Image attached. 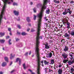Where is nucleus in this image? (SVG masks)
Listing matches in <instances>:
<instances>
[{
    "instance_id": "26",
    "label": "nucleus",
    "mask_w": 74,
    "mask_h": 74,
    "mask_svg": "<svg viewBox=\"0 0 74 74\" xmlns=\"http://www.w3.org/2000/svg\"><path fill=\"white\" fill-rule=\"evenodd\" d=\"M15 56V55H14L13 56H12V53L10 54V59H12V58H14V57Z\"/></svg>"
},
{
    "instance_id": "20",
    "label": "nucleus",
    "mask_w": 74,
    "mask_h": 74,
    "mask_svg": "<svg viewBox=\"0 0 74 74\" xmlns=\"http://www.w3.org/2000/svg\"><path fill=\"white\" fill-rule=\"evenodd\" d=\"M50 47L48 46V45L47 44H45V48L46 49H49Z\"/></svg>"
},
{
    "instance_id": "29",
    "label": "nucleus",
    "mask_w": 74,
    "mask_h": 74,
    "mask_svg": "<svg viewBox=\"0 0 74 74\" xmlns=\"http://www.w3.org/2000/svg\"><path fill=\"white\" fill-rule=\"evenodd\" d=\"M34 20H36V18H37V16L35 14L34 15Z\"/></svg>"
},
{
    "instance_id": "11",
    "label": "nucleus",
    "mask_w": 74,
    "mask_h": 74,
    "mask_svg": "<svg viewBox=\"0 0 74 74\" xmlns=\"http://www.w3.org/2000/svg\"><path fill=\"white\" fill-rule=\"evenodd\" d=\"M64 36L65 37H70V34H67V33H66L64 35Z\"/></svg>"
},
{
    "instance_id": "54",
    "label": "nucleus",
    "mask_w": 74,
    "mask_h": 74,
    "mask_svg": "<svg viewBox=\"0 0 74 74\" xmlns=\"http://www.w3.org/2000/svg\"><path fill=\"white\" fill-rule=\"evenodd\" d=\"M68 32L69 33V34H70L71 35V32H70V31H68Z\"/></svg>"
},
{
    "instance_id": "27",
    "label": "nucleus",
    "mask_w": 74,
    "mask_h": 74,
    "mask_svg": "<svg viewBox=\"0 0 74 74\" xmlns=\"http://www.w3.org/2000/svg\"><path fill=\"white\" fill-rule=\"evenodd\" d=\"M5 40L4 39L1 40V43H2V44L4 43V42H5Z\"/></svg>"
},
{
    "instance_id": "62",
    "label": "nucleus",
    "mask_w": 74,
    "mask_h": 74,
    "mask_svg": "<svg viewBox=\"0 0 74 74\" xmlns=\"http://www.w3.org/2000/svg\"><path fill=\"white\" fill-rule=\"evenodd\" d=\"M28 25L29 26H31V24H30V23L28 24Z\"/></svg>"
},
{
    "instance_id": "52",
    "label": "nucleus",
    "mask_w": 74,
    "mask_h": 74,
    "mask_svg": "<svg viewBox=\"0 0 74 74\" xmlns=\"http://www.w3.org/2000/svg\"><path fill=\"white\" fill-rule=\"evenodd\" d=\"M18 19H17V20L18 21H20V18L19 17H18Z\"/></svg>"
},
{
    "instance_id": "63",
    "label": "nucleus",
    "mask_w": 74,
    "mask_h": 74,
    "mask_svg": "<svg viewBox=\"0 0 74 74\" xmlns=\"http://www.w3.org/2000/svg\"><path fill=\"white\" fill-rule=\"evenodd\" d=\"M12 64V62H10V66H11V65Z\"/></svg>"
},
{
    "instance_id": "12",
    "label": "nucleus",
    "mask_w": 74,
    "mask_h": 74,
    "mask_svg": "<svg viewBox=\"0 0 74 74\" xmlns=\"http://www.w3.org/2000/svg\"><path fill=\"white\" fill-rule=\"evenodd\" d=\"M64 51H69V47L67 46H65V48L64 49Z\"/></svg>"
},
{
    "instance_id": "3",
    "label": "nucleus",
    "mask_w": 74,
    "mask_h": 74,
    "mask_svg": "<svg viewBox=\"0 0 74 74\" xmlns=\"http://www.w3.org/2000/svg\"><path fill=\"white\" fill-rule=\"evenodd\" d=\"M47 4L43 3V4L41 8V9L40 10V12L37 15V17L38 18H39L38 21L41 22V19H42V14H43V11H44V9H46L47 7L45 6V5Z\"/></svg>"
},
{
    "instance_id": "60",
    "label": "nucleus",
    "mask_w": 74,
    "mask_h": 74,
    "mask_svg": "<svg viewBox=\"0 0 74 74\" xmlns=\"http://www.w3.org/2000/svg\"><path fill=\"white\" fill-rule=\"evenodd\" d=\"M47 22L48 23V24H49V23H51V22H50V21H48Z\"/></svg>"
},
{
    "instance_id": "19",
    "label": "nucleus",
    "mask_w": 74,
    "mask_h": 74,
    "mask_svg": "<svg viewBox=\"0 0 74 74\" xmlns=\"http://www.w3.org/2000/svg\"><path fill=\"white\" fill-rule=\"evenodd\" d=\"M69 61V60H64L63 61V62L64 63H68V62Z\"/></svg>"
},
{
    "instance_id": "55",
    "label": "nucleus",
    "mask_w": 74,
    "mask_h": 74,
    "mask_svg": "<svg viewBox=\"0 0 74 74\" xmlns=\"http://www.w3.org/2000/svg\"><path fill=\"white\" fill-rule=\"evenodd\" d=\"M28 71H30L31 73L33 72L31 70H30V69H29Z\"/></svg>"
},
{
    "instance_id": "46",
    "label": "nucleus",
    "mask_w": 74,
    "mask_h": 74,
    "mask_svg": "<svg viewBox=\"0 0 74 74\" xmlns=\"http://www.w3.org/2000/svg\"><path fill=\"white\" fill-rule=\"evenodd\" d=\"M19 39H18V38H16V41H18L19 40Z\"/></svg>"
},
{
    "instance_id": "2",
    "label": "nucleus",
    "mask_w": 74,
    "mask_h": 74,
    "mask_svg": "<svg viewBox=\"0 0 74 74\" xmlns=\"http://www.w3.org/2000/svg\"><path fill=\"white\" fill-rule=\"evenodd\" d=\"M3 6L2 10L1 13V14H0V21H2L3 19V15L4 14V11L5 9L7 7V4H11V2L10 1H9L8 0H3Z\"/></svg>"
},
{
    "instance_id": "23",
    "label": "nucleus",
    "mask_w": 74,
    "mask_h": 74,
    "mask_svg": "<svg viewBox=\"0 0 74 74\" xmlns=\"http://www.w3.org/2000/svg\"><path fill=\"white\" fill-rule=\"evenodd\" d=\"M5 35V33L4 32L2 33V32H0V36H1V37L2 36H4V35Z\"/></svg>"
},
{
    "instance_id": "21",
    "label": "nucleus",
    "mask_w": 74,
    "mask_h": 74,
    "mask_svg": "<svg viewBox=\"0 0 74 74\" xmlns=\"http://www.w3.org/2000/svg\"><path fill=\"white\" fill-rule=\"evenodd\" d=\"M44 63L45 64V65H46V64H49V62H47L46 60H44Z\"/></svg>"
},
{
    "instance_id": "13",
    "label": "nucleus",
    "mask_w": 74,
    "mask_h": 74,
    "mask_svg": "<svg viewBox=\"0 0 74 74\" xmlns=\"http://www.w3.org/2000/svg\"><path fill=\"white\" fill-rule=\"evenodd\" d=\"M50 64H54V63H55V61H54V59H53L51 60L50 61Z\"/></svg>"
},
{
    "instance_id": "44",
    "label": "nucleus",
    "mask_w": 74,
    "mask_h": 74,
    "mask_svg": "<svg viewBox=\"0 0 74 74\" xmlns=\"http://www.w3.org/2000/svg\"><path fill=\"white\" fill-rule=\"evenodd\" d=\"M8 31H9L10 32H11V29L10 28H8Z\"/></svg>"
},
{
    "instance_id": "58",
    "label": "nucleus",
    "mask_w": 74,
    "mask_h": 74,
    "mask_svg": "<svg viewBox=\"0 0 74 74\" xmlns=\"http://www.w3.org/2000/svg\"><path fill=\"white\" fill-rule=\"evenodd\" d=\"M31 53H32V51H29V55H30L31 54Z\"/></svg>"
},
{
    "instance_id": "41",
    "label": "nucleus",
    "mask_w": 74,
    "mask_h": 74,
    "mask_svg": "<svg viewBox=\"0 0 74 74\" xmlns=\"http://www.w3.org/2000/svg\"><path fill=\"white\" fill-rule=\"evenodd\" d=\"M35 30L34 29H32L31 30V32H35Z\"/></svg>"
},
{
    "instance_id": "35",
    "label": "nucleus",
    "mask_w": 74,
    "mask_h": 74,
    "mask_svg": "<svg viewBox=\"0 0 74 74\" xmlns=\"http://www.w3.org/2000/svg\"><path fill=\"white\" fill-rule=\"evenodd\" d=\"M65 12H63L62 14L63 15H66V10H65Z\"/></svg>"
},
{
    "instance_id": "1",
    "label": "nucleus",
    "mask_w": 74,
    "mask_h": 74,
    "mask_svg": "<svg viewBox=\"0 0 74 74\" xmlns=\"http://www.w3.org/2000/svg\"><path fill=\"white\" fill-rule=\"evenodd\" d=\"M41 21H38V28L37 29V32H36V48L35 52L37 53L36 57L37 59L38 67H40V60L41 59V57H40V55L39 54V44H40V41L39 39H42V37L40 36V32H41Z\"/></svg>"
},
{
    "instance_id": "49",
    "label": "nucleus",
    "mask_w": 74,
    "mask_h": 74,
    "mask_svg": "<svg viewBox=\"0 0 74 74\" xmlns=\"http://www.w3.org/2000/svg\"><path fill=\"white\" fill-rule=\"evenodd\" d=\"M14 71H15V70H13L12 71L10 72V73H14Z\"/></svg>"
},
{
    "instance_id": "28",
    "label": "nucleus",
    "mask_w": 74,
    "mask_h": 74,
    "mask_svg": "<svg viewBox=\"0 0 74 74\" xmlns=\"http://www.w3.org/2000/svg\"><path fill=\"white\" fill-rule=\"evenodd\" d=\"M71 73L72 74V73H73V71H74V68L72 67H71Z\"/></svg>"
},
{
    "instance_id": "22",
    "label": "nucleus",
    "mask_w": 74,
    "mask_h": 74,
    "mask_svg": "<svg viewBox=\"0 0 74 74\" xmlns=\"http://www.w3.org/2000/svg\"><path fill=\"white\" fill-rule=\"evenodd\" d=\"M71 36H74V30L71 31Z\"/></svg>"
},
{
    "instance_id": "10",
    "label": "nucleus",
    "mask_w": 74,
    "mask_h": 74,
    "mask_svg": "<svg viewBox=\"0 0 74 74\" xmlns=\"http://www.w3.org/2000/svg\"><path fill=\"white\" fill-rule=\"evenodd\" d=\"M63 71V70H62V69H60L58 71V74H62V72Z\"/></svg>"
},
{
    "instance_id": "53",
    "label": "nucleus",
    "mask_w": 74,
    "mask_h": 74,
    "mask_svg": "<svg viewBox=\"0 0 74 74\" xmlns=\"http://www.w3.org/2000/svg\"><path fill=\"white\" fill-rule=\"evenodd\" d=\"M28 54V53L27 52L25 54V56H27V55Z\"/></svg>"
},
{
    "instance_id": "40",
    "label": "nucleus",
    "mask_w": 74,
    "mask_h": 74,
    "mask_svg": "<svg viewBox=\"0 0 74 74\" xmlns=\"http://www.w3.org/2000/svg\"><path fill=\"white\" fill-rule=\"evenodd\" d=\"M72 11L70 10V11L69 12V13L70 15H71V13H72Z\"/></svg>"
},
{
    "instance_id": "5",
    "label": "nucleus",
    "mask_w": 74,
    "mask_h": 74,
    "mask_svg": "<svg viewBox=\"0 0 74 74\" xmlns=\"http://www.w3.org/2000/svg\"><path fill=\"white\" fill-rule=\"evenodd\" d=\"M62 57H64V59H66V58H67L68 55L65 53H63L62 54Z\"/></svg>"
},
{
    "instance_id": "64",
    "label": "nucleus",
    "mask_w": 74,
    "mask_h": 74,
    "mask_svg": "<svg viewBox=\"0 0 74 74\" xmlns=\"http://www.w3.org/2000/svg\"><path fill=\"white\" fill-rule=\"evenodd\" d=\"M51 69H49V72L51 73Z\"/></svg>"
},
{
    "instance_id": "36",
    "label": "nucleus",
    "mask_w": 74,
    "mask_h": 74,
    "mask_svg": "<svg viewBox=\"0 0 74 74\" xmlns=\"http://www.w3.org/2000/svg\"><path fill=\"white\" fill-rule=\"evenodd\" d=\"M11 39H9V45H11L12 44V43L10 42H11Z\"/></svg>"
},
{
    "instance_id": "34",
    "label": "nucleus",
    "mask_w": 74,
    "mask_h": 74,
    "mask_svg": "<svg viewBox=\"0 0 74 74\" xmlns=\"http://www.w3.org/2000/svg\"><path fill=\"white\" fill-rule=\"evenodd\" d=\"M45 74H47V71H48V70H47V68H45Z\"/></svg>"
},
{
    "instance_id": "33",
    "label": "nucleus",
    "mask_w": 74,
    "mask_h": 74,
    "mask_svg": "<svg viewBox=\"0 0 74 74\" xmlns=\"http://www.w3.org/2000/svg\"><path fill=\"white\" fill-rule=\"evenodd\" d=\"M33 10L34 11V12L35 13H36V8H34L33 9Z\"/></svg>"
},
{
    "instance_id": "25",
    "label": "nucleus",
    "mask_w": 74,
    "mask_h": 74,
    "mask_svg": "<svg viewBox=\"0 0 74 74\" xmlns=\"http://www.w3.org/2000/svg\"><path fill=\"white\" fill-rule=\"evenodd\" d=\"M21 34L22 36H25V35H27V34L25 32H23L21 33Z\"/></svg>"
},
{
    "instance_id": "48",
    "label": "nucleus",
    "mask_w": 74,
    "mask_h": 74,
    "mask_svg": "<svg viewBox=\"0 0 74 74\" xmlns=\"http://www.w3.org/2000/svg\"><path fill=\"white\" fill-rule=\"evenodd\" d=\"M40 4H38L37 5V7H40Z\"/></svg>"
},
{
    "instance_id": "38",
    "label": "nucleus",
    "mask_w": 74,
    "mask_h": 74,
    "mask_svg": "<svg viewBox=\"0 0 74 74\" xmlns=\"http://www.w3.org/2000/svg\"><path fill=\"white\" fill-rule=\"evenodd\" d=\"M47 0H44V3L47 4Z\"/></svg>"
},
{
    "instance_id": "51",
    "label": "nucleus",
    "mask_w": 74,
    "mask_h": 74,
    "mask_svg": "<svg viewBox=\"0 0 74 74\" xmlns=\"http://www.w3.org/2000/svg\"><path fill=\"white\" fill-rule=\"evenodd\" d=\"M10 38V36H8L6 37V39H8Z\"/></svg>"
},
{
    "instance_id": "45",
    "label": "nucleus",
    "mask_w": 74,
    "mask_h": 74,
    "mask_svg": "<svg viewBox=\"0 0 74 74\" xmlns=\"http://www.w3.org/2000/svg\"><path fill=\"white\" fill-rule=\"evenodd\" d=\"M70 2L71 4H73L74 3V1H70Z\"/></svg>"
},
{
    "instance_id": "16",
    "label": "nucleus",
    "mask_w": 74,
    "mask_h": 74,
    "mask_svg": "<svg viewBox=\"0 0 74 74\" xmlns=\"http://www.w3.org/2000/svg\"><path fill=\"white\" fill-rule=\"evenodd\" d=\"M26 20L28 22H31V21L30 19V17H27Z\"/></svg>"
},
{
    "instance_id": "24",
    "label": "nucleus",
    "mask_w": 74,
    "mask_h": 74,
    "mask_svg": "<svg viewBox=\"0 0 74 74\" xmlns=\"http://www.w3.org/2000/svg\"><path fill=\"white\" fill-rule=\"evenodd\" d=\"M53 2L55 3H57V4H59V1H56V0H54L53 1Z\"/></svg>"
},
{
    "instance_id": "32",
    "label": "nucleus",
    "mask_w": 74,
    "mask_h": 74,
    "mask_svg": "<svg viewBox=\"0 0 74 74\" xmlns=\"http://www.w3.org/2000/svg\"><path fill=\"white\" fill-rule=\"evenodd\" d=\"M55 28L56 29H55V28H54V32H57V29H58V27H56Z\"/></svg>"
},
{
    "instance_id": "9",
    "label": "nucleus",
    "mask_w": 74,
    "mask_h": 74,
    "mask_svg": "<svg viewBox=\"0 0 74 74\" xmlns=\"http://www.w3.org/2000/svg\"><path fill=\"white\" fill-rule=\"evenodd\" d=\"M19 61V65H21V60L20 59V58H17V59H16V62H18V61Z\"/></svg>"
},
{
    "instance_id": "4",
    "label": "nucleus",
    "mask_w": 74,
    "mask_h": 74,
    "mask_svg": "<svg viewBox=\"0 0 74 74\" xmlns=\"http://www.w3.org/2000/svg\"><path fill=\"white\" fill-rule=\"evenodd\" d=\"M68 18L69 17H66L64 20H62V22L64 25V24H66V25H67L66 28L69 29H70V27L71 26V25L70 24V23L69 22L68 19H67V18Z\"/></svg>"
},
{
    "instance_id": "59",
    "label": "nucleus",
    "mask_w": 74,
    "mask_h": 74,
    "mask_svg": "<svg viewBox=\"0 0 74 74\" xmlns=\"http://www.w3.org/2000/svg\"><path fill=\"white\" fill-rule=\"evenodd\" d=\"M3 72L2 71H0V74H3Z\"/></svg>"
},
{
    "instance_id": "50",
    "label": "nucleus",
    "mask_w": 74,
    "mask_h": 74,
    "mask_svg": "<svg viewBox=\"0 0 74 74\" xmlns=\"http://www.w3.org/2000/svg\"><path fill=\"white\" fill-rule=\"evenodd\" d=\"M59 26H60V28H62V27L63 26V25L62 24L61 25H59Z\"/></svg>"
},
{
    "instance_id": "6",
    "label": "nucleus",
    "mask_w": 74,
    "mask_h": 74,
    "mask_svg": "<svg viewBox=\"0 0 74 74\" xmlns=\"http://www.w3.org/2000/svg\"><path fill=\"white\" fill-rule=\"evenodd\" d=\"M72 60V61H71ZM69 60L68 61V63L69 65H71V64H73L74 63V60Z\"/></svg>"
},
{
    "instance_id": "8",
    "label": "nucleus",
    "mask_w": 74,
    "mask_h": 74,
    "mask_svg": "<svg viewBox=\"0 0 74 74\" xmlns=\"http://www.w3.org/2000/svg\"><path fill=\"white\" fill-rule=\"evenodd\" d=\"M13 13L16 16H18V15H19V14L18 11H16V10L14 11Z\"/></svg>"
},
{
    "instance_id": "43",
    "label": "nucleus",
    "mask_w": 74,
    "mask_h": 74,
    "mask_svg": "<svg viewBox=\"0 0 74 74\" xmlns=\"http://www.w3.org/2000/svg\"><path fill=\"white\" fill-rule=\"evenodd\" d=\"M66 10L67 11H68V12H69L70 11V8H68Z\"/></svg>"
},
{
    "instance_id": "7",
    "label": "nucleus",
    "mask_w": 74,
    "mask_h": 74,
    "mask_svg": "<svg viewBox=\"0 0 74 74\" xmlns=\"http://www.w3.org/2000/svg\"><path fill=\"white\" fill-rule=\"evenodd\" d=\"M74 55V53H70L69 54V55L71 58V60H74V59L73 58V55Z\"/></svg>"
},
{
    "instance_id": "18",
    "label": "nucleus",
    "mask_w": 74,
    "mask_h": 74,
    "mask_svg": "<svg viewBox=\"0 0 74 74\" xmlns=\"http://www.w3.org/2000/svg\"><path fill=\"white\" fill-rule=\"evenodd\" d=\"M7 65V63L5 62H3L2 64V66L3 67H5Z\"/></svg>"
},
{
    "instance_id": "47",
    "label": "nucleus",
    "mask_w": 74,
    "mask_h": 74,
    "mask_svg": "<svg viewBox=\"0 0 74 74\" xmlns=\"http://www.w3.org/2000/svg\"><path fill=\"white\" fill-rule=\"evenodd\" d=\"M17 34H18L19 35H20V34H21V33H20V32H17Z\"/></svg>"
},
{
    "instance_id": "39",
    "label": "nucleus",
    "mask_w": 74,
    "mask_h": 74,
    "mask_svg": "<svg viewBox=\"0 0 74 74\" xmlns=\"http://www.w3.org/2000/svg\"><path fill=\"white\" fill-rule=\"evenodd\" d=\"M44 19L45 20V21H48V19L47 18V17H45Z\"/></svg>"
},
{
    "instance_id": "30",
    "label": "nucleus",
    "mask_w": 74,
    "mask_h": 74,
    "mask_svg": "<svg viewBox=\"0 0 74 74\" xmlns=\"http://www.w3.org/2000/svg\"><path fill=\"white\" fill-rule=\"evenodd\" d=\"M61 64V63H58V64H59L58 67H59V68H60V67H62V64Z\"/></svg>"
},
{
    "instance_id": "42",
    "label": "nucleus",
    "mask_w": 74,
    "mask_h": 74,
    "mask_svg": "<svg viewBox=\"0 0 74 74\" xmlns=\"http://www.w3.org/2000/svg\"><path fill=\"white\" fill-rule=\"evenodd\" d=\"M17 26L18 28H19V29H21V26L20 25H17Z\"/></svg>"
},
{
    "instance_id": "15",
    "label": "nucleus",
    "mask_w": 74,
    "mask_h": 74,
    "mask_svg": "<svg viewBox=\"0 0 74 74\" xmlns=\"http://www.w3.org/2000/svg\"><path fill=\"white\" fill-rule=\"evenodd\" d=\"M50 12V10L48 8L47 10H46V14H49Z\"/></svg>"
},
{
    "instance_id": "61",
    "label": "nucleus",
    "mask_w": 74,
    "mask_h": 74,
    "mask_svg": "<svg viewBox=\"0 0 74 74\" xmlns=\"http://www.w3.org/2000/svg\"><path fill=\"white\" fill-rule=\"evenodd\" d=\"M10 36H12V33H11V32H10Z\"/></svg>"
},
{
    "instance_id": "14",
    "label": "nucleus",
    "mask_w": 74,
    "mask_h": 74,
    "mask_svg": "<svg viewBox=\"0 0 74 74\" xmlns=\"http://www.w3.org/2000/svg\"><path fill=\"white\" fill-rule=\"evenodd\" d=\"M49 58H52V53L51 52L49 54H47Z\"/></svg>"
},
{
    "instance_id": "37",
    "label": "nucleus",
    "mask_w": 74,
    "mask_h": 74,
    "mask_svg": "<svg viewBox=\"0 0 74 74\" xmlns=\"http://www.w3.org/2000/svg\"><path fill=\"white\" fill-rule=\"evenodd\" d=\"M13 5H18V4L17 3L14 2L13 4Z\"/></svg>"
},
{
    "instance_id": "56",
    "label": "nucleus",
    "mask_w": 74,
    "mask_h": 74,
    "mask_svg": "<svg viewBox=\"0 0 74 74\" xmlns=\"http://www.w3.org/2000/svg\"><path fill=\"white\" fill-rule=\"evenodd\" d=\"M30 30V28H28L27 29V32H29Z\"/></svg>"
},
{
    "instance_id": "31",
    "label": "nucleus",
    "mask_w": 74,
    "mask_h": 74,
    "mask_svg": "<svg viewBox=\"0 0 74 74\" xmlns=\"http://www.w3.org/2000/svg\"><path fill=\"white\" fill-rule=\"evenodd\" d=\"M23 66L24 69H26V66H25V63H24L23 64Z\"/></svg>"
},
{
    "instance_id": "17",
    "label": "nucleus",
    "mask_w": 74,
    "mask_h": 74,
    "mask_svg": "<svg viewBox=\"0 0 74 74\" xmlns=\"http://www.w3.org/2000/svg\"><path fill=\"white\" fill-rule=\"evenodd\" d=\"M4 59L6 62H8V58L7 57H4Z\"/></svg>"
},
{
    "instance_id": "57",
    "label": "nucleus",
    "mask_w": 74,
    "mask_h": 74,
    "mask_svg": "<svg viewBox=\"0 0 74 74\" xmlns=\"http://www.w3.org/2000/svg\"><path fill=\"white\" fill-rule=\"evenodd\" d=\"M49 38H50V39H52V37H51V36H50L49 37Z\"/></svg>"
}]
</instances>
